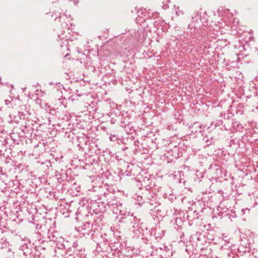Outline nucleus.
<instances>
[{"label": "nucleus", "mask_w": 258, "mask_h": 258, "mask_svg": "<svg viewBox=\"0 0 258 258\" xmlns=\"http://www.w3.org/2000/svg\"><path fill=\"white\" fill-rule=\"evenodd\" d=\"M5 102H6V104H8V103L10 102V101L8 100H5Z\"/></svg>", "instance_id": "1"}, {"label": "nucleus", "mask_w": 258, "mask_h": 258, "mask_svg": "<svg viewBox=\"0 0 258 258\" xmlns=\"http://www.w3.org/2000/svg\"><path fill=\"white\" fill-rule=\"evenodd\" d=\"M69 56V54H67L65 55L64 57L68 58V56Z\"/></svg>", "instance_id": "2"}, {"label": "nucleus", "mask_w": 258, "mask_h": 258, "mask_svg": "<svg viewBox=\"0 0 258 258\" xmlns=\"http://www.w3.org/2000/svg\"><path fill=\"white\" fill-rule=\"evenodd\" d=\"M145 18H144V19H143V20L141 22H145Z\"/></svg>", "instance_id": "3"}]
</instances>
